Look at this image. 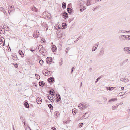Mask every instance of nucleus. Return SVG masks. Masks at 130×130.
<instances>
[{"mask_svg":"<svg viewBox=\"0 0 130 130\" xmlns=\"http://www.w3.org/2000/svg\"><path fill=\"white\" fill-rule=\"evenodd\" d=\"M119 38L120 40L123 41L128 40V35H121L120 36Z\"/></svg>","mask_w":130,"mask_h":130,"instance_id":"nucleus-1","label":"nucleus"},{"mask_svg":"<svg viewBox=\"0 0 130 130\" xmlns=\"http://www.w3.org/2000/svg\"><path fill=\"white\" fill-rule=\"evenodd\" d=\"M78 107L79 109H84L86 108L87 106L84 104L81 103L79 104Z\"/></svg>","mask_w":130,"mask_h":130,"instance_id":"nucleus-2","label":"nucleus"},{"mask_svg":"<svg viewBox=\"0 0 130 130\" xmlns=\"http://www.w3.org/2000/svg\"><path fill=\"white\" fill-rule=\"evenodd\" d=\"M47 13L48 12L46 11L44 12L42 14V17L46 19H48L49 18V16L48 15V14H47Z\"/></svg>","mask_w":130,"mask_h":130,"instance_id":"nucleus-3","label":"nucleus"},{"mask_svg":"<svg viewBox=\"0 0 130 130\" xmlns=\"http://www.w3.org/2000/svg\"><path fill=\"white\" fill-rule=\"evenodd\" d=\"M8 12L9 14L10 12L14 10V6H10L8 7Z\"/></svg>","mask_w":130,"mask_h":130,"instance_id":"nucleus-4","label":"nucleus"},{"mask_svg":"<svg viewBox=\"0 0 130 130\" xmlns=\"http://www.w3.org/2000/svg\"><path fill=\"white\" fill-rule=\"evenodd\" d=\"M45 73L44 72L43 73V74L45 75L46 76H50L51 74L50 73V71H48V70L46 69L45 70Z\"/></svg>","mask_w":130,"mask_h":130,"instance_id":"nucleus-5","label":"nucleus"},{"mask_svg":"<svg viewBox=\"0 0 130 130\" xmlns=\"http://www.w3.org/2000/svg\"><path fill=\"white\" fill-rule=\"evenodd\" d=\"M124 50L126 53L130 54V47H125L124 48Z\"/></svg>","mask_w":130,"mask_h":130,"instance_id":"nucleus-6","label":"nucleus"},{"mask_svg":"<svg viewBox=\"0 0 130 130\" xmlns=\"http://www.w3.org/2000/svg\"><path fill=\"white\" fill-rule=\"evenodd\" d=\"M54 94H52V96L51 97H50L49 96H47V98L49 99L50 101L52 102H53L54 101V99L53 96H54Z\"/></svg>","mask_w":130,"mask_h":130,"instance_id":"nucleus-7","label":"nucleus"},{"mask_svg":"<svg viewBox=\"0 0 130 130\" xmlns=\"http://www.w3.org/2000/svg\"><path fill=\"white\" fill-rule=\"evenodd\" d=\"M89 116V115L88 113H85L83 116L81 118L80 117H79L80 119H85L88 117Z\"/></svg>","mask_w":130,"mask_h":130,"instance_id":"nucleus-8","label":"nucleus"},{"mask_svg":"<svg viewBox=\"0 0 130 130\" xmlns=\"http://www.w3.org/2000/svg\"><path fill=\"white\" fill-rule=\"evenodd\" d=\"M36 101L37 103L39 104L41 103L42 100L40 97H38L36 99Z\"/></svg>","mask_w":130,"mask_h":130,"instance_id":"nucleus-9","label":"nucleus"},{"mask_svg":"<svg viewBox=\"0 0 130 130\" xmlns=\"http://www.w3.org/2000/svg\"><path fill=\"white\" fill-rule=\"evenodd\" d=\"M39 32L35 31L34 32L33 34V36L35 38H37L39 36Z\"/></svg>","mask_w":130,"mask_h":130,"instance_id":"nucleus-10","label":"nucleus"},{"mask_svg":"<svg viewBox=\"0 0 130 130\" xmlns=\"http://www.w3.org/2000/svg\"><path fill=\"white\" fill-rule=\"evenodd\" d=\"M120 80L123 82H127L129 81V80L127 79V78L125 77H124L120 79Z\"/></svg>","mask_w":130,"mask_h":130,"instance_id":"nucleus-11","label":"nucleus"},{"mask_svg":"<svg viewBox=\"0 0 130 130\" xmlns=\"http://www.w3.org/2000/svg\"><path fill=\"white\" fill-rule=\"evenodd\" d=\"M46 60L47 63L48 64H50V62L52 61V58L50 57H47L46 59Z\"/></svg>","mask_w":130,"mask_h":130,"instance_id":"nucleus-12","label":"nucleus"},{"mask_svg":"<svg viewBox=\"0 0 130 130\" xmlns=\"http://www.w3.org/2000/svg\"><path fill=\"white\" fill-rule=\"evenodd\" d=\"M104 53V48H102L100 51V53H99V55L100 56H102Z\"/></svg>","mask_w":130,"mask_h":130,"instance_id":"nucleus-13","label":"nucleus"},{"mask_svg":"<svg viewBox=\"0 0 130 130\" xmlns=\"http://www.w3.org/2000/svg\"><path fill=\"white\" fill-rule=\"evenodd\" d=\"M40 52L44 56H45L46 54V50L45 49H43Z\"/></svg>","mask_w":130,"mask_h":130,"instance_id":"nucleus-14","label":"nucleus"},{"mask_svg":"<svg viewBox=\"0 0 130 130\" xmlns=\"http://www.w3.org/2000/svg\"><path fill=\"white\" fill-rule=\"evenodd\" d=\"M83 3L84 2L82 1H79L78 2V3L79 4H80V6H81V7H83L84 8L83 9V10H84L86 9V7L85 6H83Z\"/></svg>","mask_w":130,"mask_h":130,"instance_id":"nucleus-15","label":"nucleus"},{"mask_svg":"<svg viewBox=\"0 0 130 130\" xmlns=\"http://www.w3.org/2000/svg\"><path fill=\"white\" fill-rule=\"evenodd\" d=\"M128 60V59L125 60L123 61L120 64V65L121 66H122L124 65L125 63L127 62V61Z\"/></svg>","mask_w":130,"mask_h":130,"instance_id":"nucleus-16","label":"nucleus"},{"mask_svg":"<svg viewBox=\"0 0 130 130\" xmlns=\"http://www.w3.org/2000/svg\"><path fill=\"white\" fill-rule=\"evenodd\" d=\"M98 46V44H96L94 46H93V47L92 51H95L96 50Z\"/></svg>","mask_w":130,"mask_h":130,"instance_id":"nucleus-17","label":"nucleus"},{"mask_svg":"<svg viewBox=\"0 0 130 130\" xmlns=\"http://www.w3.org/2000/svg\"><path fill=\"white\" fill-rule=\"evenodd\" d=\"M57 48L55 46L53 45L52 46V50L53 52H55L56 51Z\"/></svg>","mask_w":130,"mask_h":130,"instance_id":"nucleus-18","label":"nucleus"},{"mask_svg":"<svg viewBox=\"0 0 130 130\" xmlns=\"http://www.w3.org/2000/svg\"><path fill=\"white\" fill-rule=\"evenodd\" d=\"M117 100V99L116 98H115L111 99L110 100H109L108 102V103H107L108 104H109V103L110 102H111L115 101H116Z\"/></svg>","mask_w":130,"mask_h":130,"instance_id":"nucleus-19","label":"nucleus"},{"mask_svg":"<svg viewBox=\"0 0 130 130\" xmlns=\"http://www.w3.org/2000/svg\"><path fill=\"white\" fill-rule=\"evenodd\" d=\"M44 49V48L41 45H40L38 47V49L40 52L43 49Z\"/></svg>","mask_w":130,"mask_h":130,"instance_id":"nucleus-20","label":"nucleus"},{"mask_svg":"<svg viewBox=\"0 0 130 130\" xmlns=\"http://www.w3.org/2000/svg\"><path fill=\"white\" fill-rule=\"evenodd\" d=\"M91 2L89 0H87V2L86 3V5H87V6H88L89 5H91Z\"/></svg>","mask_w":130,"mask_h":130,"instance_id":"nucleus-21","label":"nucleus"},{"mask_svg":"<svg viewBox=\"0 0 130 130\" xmlns=\"http://www.w3.org/2000/svg\"><path fill=\"white\" fill-rule=\"evenodd\" d=\"M116 88L115 87H107V89L109 90H112Z\"/></svg>","mask_w":130,"mask_h":130,"instance_id":"nucleus-22","label":"nucleus"},{"mask_svg":"<svg viewBox=\"0 0 130 130\" xmlns=\"http://www.w3.org/2000/svg\"><path fill=\"white\" fill-rule=\"evenodd\" d=\"M19 53L21 55L22 57H23L24 56V54L22 51L19 50Z\"/></svg>","mask_w":130,"mask_h":130,"instance_id":"nucleus-23","label":"nucleus"},{"mask_svg":"<svg viewBox=\"0 0 130 130\" xmlns=\"http://www.w3.org/2000/svg\"><path fill=\"white\" fill-rule=\"evenodd\" d=\"M67 10L68 13L70 14L71 13L72 11V9L70 8H68L67 9Z\"/></svg>","mask_w":130,"mask_h":130,"instance_id":"nucleus-24","label":"nucleus"},{"mask_svg":"<svg viewBox=\"0 0 130 130\" xmlns=\"http://www.w3.org/2000/svg\"><path fill=\"white\" fill-rule=\"evenodd\" d=\"M63 18H67L68 17V13L66 12L64 13H63Z\"/></svg>","mask_w":130,"mask_h":130,"instance_id":"nucleus-25","label":"nucleus"},{"mask_svg":"<svg viewBox=\"0 0 130 130\" xmlns=\"http://www.w3.org/2000/svg\"><path fill=\"white\" fill-rule=\"evenodd\" d=\"M44 83L42 81H40L39 83V86H44Z\"/></svg>","mask_w":130,"mask_h":130,"instance_id":"nucleus-26","label":"nucleus"},{"mask_svg":"<svg viewBox=\"0 0 130 130\" xmlns=\"http://www.w3.org/2000/svg\"><path fill=\"white\" fill-rule=\"evenodd\" d=\"M54 80V78L52 77H50L48 79V81L50 82H53Z\"/></svg>","mask_w":130,"mask_h":130,"instance_id":"nucleus-27","label":"nucleus"},{"mask_svg":"<svg viewBox=\"0 0 130 130\" xmlns=\"http://www.w3.org/2000/svg\"><path fill=\"white\" fill-rule=\"evenodd\" d=\"M24 105L26 108H28L29 107V105L27 102H26L25 103Z\"/></svg>","mask_w":130,"mask_h":130,"instance_id":"nucleus-28","label":"nucleus"},{"mask_svg":"<svg viewBox=\"0 0 130 130\" xmlns=\"http://www.w3.org/2000/svg\"><path fill=\"white\" fill-rule=\"evenodd\" d=\"M54 114L56 115L57 117H58L60 115L59 112L58 111H56L55 112Z\"/></svg>","mask_w":130,"mask_h":130,"instance_id":"nucleus-29","label":"nucleus"},{"mask_svg":"<svg viewBox=\"0 0 130 130\" xmlns=\"http://www.w3.org/2000/svg\"><path fill=\"white\" fill-rule=\"evenodd\" d=\"M72 112L73 115H75L76 113V109H73L72 110Z\"/></svg>","mask_w":130,"mask_h":130,"instance_id":"nucleus-30","label":"nucleus"},{"mask_svg":"<svg viewBox=\"0 0 130 130\" xmlns=\"http://www.w3.org/2000/svg\"><path fill=\"white\" fill-rule=\"evenodd\" d=\"M126 31L125 30H119L118 32V34H120L121 33H125L126 32Z\"/></svg>","mask_w":130,"mask_h":130,"instance_id":"nucleus-31","label":"nucleus"},{"mask_svg":"<svg viewBox=\"0 0 130 130\" xmlns=\"http://www.w3.org/2000/svg\"><path fill=\"white\" fill-rule=\"evenodd\" d=\"M48 107L51 110L53 109V106L51 104H49L48 105Z\"/></svg>","mask_w":130,"mask_h":130,"instance_id":"nucleus-32","label":"nucleus"},{"mask_svg":"<svg viewBox=\"0 0 130 130\" xmlns=\"http://www.w3.org/2000/svg\"><path fill=\"white\" fill-rule=\"evenodd\" d=\"M62 7L63 8V9H65L66 7V3L64 2H63L62 3Z\"/></svg>","mask_w":130,"mask_h":130,"instance_id":"nucleus-33","label":"nucleus"},{"mask_svg":"<svg viewBox=\"0 0 130 130\" xmlns=\"http://www.w3.org/2000/svg\"><path fill=\"white\" fill-rule=\"evenodd\" d=\"M124 94V92H122L119 93V95L121 96H122Z\"/></svg>","mask_w":130,"mask_h":130,"instance_id":"nucleus-34","label":"nucleus"},{"mask_svg":"<svg viewBox=\"0 0 130 130\" xmlns=\"http://www.w3.org/2000/svg\"><path fill=\"white\" fill-rule=\"evenodd\" d=\"M54 93V91L53 89L50 90L49 91V93L51 94V93Z\"/></svg>","mask_w":130,"mask_h":130,"instance_id":"nucleus-35","label":"nucleus"},{"mask_svg":"<svg viewBox=\"0 0 130 130\" xmlns=\"http://www.w3.org/2000/svg\"><path fill=\"white\" fill-rule=\"evenodd\" d=\"M118 106V105H117V106H113L112 107V110H114L116 108H117Z\"/></svg>","mask_w":130,"mask_h":130,"instance_id":"nucleus-36","label":"nucleus"},{"mask_svg":"<svg viewBox=\"0 0 130 130\" xmlns=\"http://www.w3.org/2000/svg\"><path fill=\"white\" fill-rule=\"evenodd\" d=\"M0 9L5 14V12H6L4 8L2 7H1L0 8Z\"/></svg>","mask_w":130,"mask_h":130,"instance_id":"nucleus-37","label":"nucleus"},{"mask_svg":"<svg viewBox=\"0 0 130 130\" xmlns=\"http://www.w3.org/2000/svg\"><path fill=\"white\" fill-rule=\"evenodd\" d=\"M39 62L40 64L42 65L44 63V61L42 60H40L39 61Z\"/></svg>","mask_w":130,"mask_h":130,"instance_id":"nucleus-38","label":"nucleus"},{"mask_svg":"<svg viewBox=\"0 0 130 130\" xmlns=\"http://www.w3.org/2000/svg\"><path fill=\"white\" fill-rule=\"evenodd\" d=\"M44 27H45L44 29H45L46 31H47L48 29V28L47 27V26L46 24H44Z\"/></svg>","mask_w":130,"mask_h":130,"instance_id":"nucleus-39","label":"nucleus"},{"mask_svg":"<svg viewBox=\"0 0 130 130\" xmlns=\"http://www.w3.org/2000/svg\"><path fill=\"white\" fill-rule=\"evenodd\" d=\"M101 78V76L99 77H98L97 79L96 80L95 83H96L99 80H100V79Z\"/></svg>","mask_w":130,"mask_h":130,"instance_id":"nucleus-40","label":"nucleus"},{"mask_svg":"<svg viewBox=\"0 0 130 130\" xmlns=\"http://www.w3.org/2000/svg\"><path fill=\"white\" fill-rule=\"evenodd\" d=\"M58 97H59V99H58V98H57V102H58V101H60L61 99L60 95L59 94L58 95Z\"/></svg>","mask_w":130,"mask_h":130,"instance_id":"nucleus-41","label":"nucleus"},{"mask_svg":"<svg viewBox=\"0 0 130 130\" xmlns=\"http://www.w3.org/2000/svg\"><path fill=\"white\" fill-rule=\"evenodd\" d=\"M83 124L82 122H80L79 124V127H81L83 125Z\"/></svg>","mask_w":130,"mask_h":130,"instance_id":"nucleus-42","label":"nucleus"},{"mask_svg":"<svg viewBox=\"0 0 130 130\" xmlns=\"http://www.w3.org/2000/svg\"><path fill=\"white\" fill-rule=\"evenodd\" d=\"M103 98L104 101V102H105L107 101V99L106 98L103 97Z\"/></svg>","mask_w":130,"mask_h":130,"instance_id":"nucleus-43","label":"nucleus"},{"mask_svg":"<svg viewBox=\"0 0 130 130\" xmlns=\"http://www.w3.org/2000/svg\"><path fill=\"white\" fill-rule=\"evenodd\" d=\"M70 48L69 47L67 48L66 50V52L67 53H68V51L69 50Z\"/></svg>","mask_w":130,"mask_h":130,"instance_id":"nucleus-44","label":"nucleus"},{"mask_svg":"<svg viewBox=\"0 0 130 130\" xmlns=\"http://www.w3.org/2000/svg\"><path fill=\"white\" fill-rule=\"evenodd\" d=\"M4 30L3 29V30H1V31L0 32L1 34H3V33H4Z\"/></svg>","mask_w":130,"mask_h":130,"instance_id":"nucleus-45","label":"nucleus"},{"mask_svg":"<svg viewBox=\"0 0 130 130\" xmlns=\"http://www.w3.org/2000/svg\"><path fill=\"white\" fill-rule=\"evenodd\" d=\"M36 78L37 79H39V78H40V77L38 75H36Z\"/></svg>","mask_w":130,"mask_h":130,"instance_id":"nucleus-46","label":"nucleus"},{"mask_svg":"<svg viewBox=\"0 0 130 130\" xmlns=\"http://www.w3.org/2000/svg\"><path fill=\"white\" fill-rule=\"evenodd\" d=\"M16 57V56H12V58L14 60H15V57Z\"/></svg>","mask_w":130,"mask_h":130,"instance_id":"nucleus-47","label":"nucleus"},{"mask_svg":"<svg viewBox=\"0 0 130 130\" xmlns=\"http://www.w3.org/2000/svg\"><path fill=\"white\" fill-rule=\"evenodd\" d=\"M80 38V37H79L75 41V42H76Z\"/></svg>","mask_w":130,"mask_h":130,"instance_id":"nucleus-48","label":"nucleus"},{"mask_svg":"<svg viewBox=\"0 0 130 130\" xmlns=\"http://www.w3.org/2000/svg\"><path fill=\"white\" fill-rule=\"evenodd\" d=\"M128 40H130V35H128Z\"/></svg>","mask_w":130,"mask_h":130,"instance_id":"nucleus-49","label":"nucleus"},{"mask_svg":"<svg viewBox=\"0 0 130 130\" xmlns=\"http://www.w3.org/2000/svg\"><path fill=\"white\" fill-rule=\"evenodd\" d=\"M14 66L16 68H17L18 67V64L17 63H15V64H14Z\"/></svg>","mask_w":130,"mask_h":130,"instance_id":"nucleus-50","label":"nucleus"},{"mask_svg":"<svg viewBox=\"0 0 130 130\" xmlns=\"http://www.w3.org/2000/svg\"><path fill=\"white\" fill-rule=\"evenodd\" d=\"M74 67H72V69H71V73H72V72H73V69H74Z\"/></svg>","mask_w":130,"mask_h":130,"instance_id":"nucleus-51","label":"nucleus"},{"mask_svg":"<svg viewBox=\"0 0 130 130\" xmlns=\"http://www.w3.org/2000/svg\"><path fill=\"white\" fill-rule=\"evenodd\" d=\"M51 129H52L53 130H56V128H55V127H52L51 128Z\"/></svg>","mask_w":130,"mask_h":130,"instance_id":"nucleus-52","label":"nucleus"},{"mask_svg":"<svg viewBox=\"0 0 130 130\" xmlns=\"http://www.w3.org/2000/svg\"><path fill=\"white\" fill-rule=\"evenodd\" d=\"M89 70L90 71H91L92 70V69L91 68H90L89 69Z\"/></svg>","mask_w":130,"mask_h":130,"instance_id":"nucleus-53","label":"nucleus"},{"mask_svg":"<svg viewBox=\"0 0 130 130\" xmlns=\"http://www.w3.org/2000/svg\"><path fill=\"white\" fill-rule=\"evenodd\" d=\"M123 102H121L120 104H119L120 105H122V104H123Z\"/></svg>","mask_w":130,"mask_h":130,"instance_id":"nucleus-54","label":"nucleus"},{"mask_svg":"<svg viewBox=\"0 0 130 130\" xmlns=\"http://www.w3.org/2000/svg\"><path fill=\"white\" fill-rule=\"evenodd\" d=\"M124 88L123 87H122L121 88V89L122 90H123L124 89Z\"/></svg>","mask_w":130,"mask_h":130,"instance_id":"nucleus-55","label":"nucleus"},{"mask_svg":"<svg viewBox=\"0 0 130 130\" xmlns=\"http://www.w3.org/2000/svg\"><path fill=\"white\" fill-rule=\"evenodd\" d=\"M30 50L32 52H33L34 51V50L32 49H30Z\"/></svg>","mask_w":130,"mask_h":130,"instance_id":"nucleus-56","label":"nucleus"},{"mask_svg":"<svg viewBox=\"0 0 130 130\" xmlns=\"http://www.w3.org/2000/svg\"><path fill=\"white\" fill-rule=\"evenodd\" d=\"M126 32L128 33V32H130V30L129 31H126Z\"/></svg>","mask_w":130,"mask_h":130,"instance_id":"nucleus-57","label":"nucleus"},{"mask_svg":"<svg viewBox=\"0 0 130 130\" xmlns=\"http://www.w3.org/2000/svg\"><path fill=\"white\" fill-rule=\"evenodd\" d=\"M35 8H34V7L32 8V10H34L35 9Z\"/></svg>","mask_w":130,"mask_h":130,"instance_id":"nucleus-58","label":"nucleus"},{"mask_svg":"<svg viewBox=\"0 0 130 130\" xmlns=\"http://www.w3.org/2000/svg\"><path fill=\"white\" fill-rule=\"evenodd\" d=\"M62 25H63H63H66V24H65V23H64L62 24Z\"/></svg>","mask_w":130,"mask_h":130,"instance_id":"nucleus-59","label":"nucleus"},{"mask_svg":"<svg viewBox=\"0 0 130 130\" xmlns=\"http://www.w3.org/2000/svg\"><path fill=\"white\" fill-rule=\"evenodd\" d=\"M82 83L81 82L80 84V87H81L82 86Z\"/></svg>","mask_w":130,"mask_h":130,"instance_id":"nucleus-60","label":"nucleus"},{"mask_svg":"<svg viewBox=\"0 0 130 130\" xmlns=\"http://www.w3.org/2000/svg\"><path fill=\"white\" fill-rule=\"evenodd\" d=\"M23 123H24V125H25L26 124V123H25V122H23Z\"/></svg>","mask_w":130,"mask_h":130,"instance_id":"nucleus-61","label":"nucleus"},{"mask_svg":"<svg viewBox=\"0 0 130 130\" xmlns=\"http://www.w3.org/2000/svg\"><path fill=\"white\" fill-rule=\"evenodd\" d=\"M101 1V0H97V1Z\"/></svg>","mask_w":130,"mask_h":130,"instance_id":"nucleus-62","label":"nucleus"},{"mask_svg":"<svg viewBox=\"0 0 130 130\" xmlns=\"http://www.w3.org/2000/svg\"><path fill=\"white\" fill-rule=\"evenodd\" d=\"M57 98H58V99H59V97H58L57 95Z\"/></svg>","mask_w":130,"mask_h":130,"instance_id":"nucleus-63","label":"nucleus"},{"mask_svg":"<svg viewBox=\"0 0 130 130\" xmlns=\"http://www.w3.org/2000/svg\"><path fill=\"white\" fill-rule=\"evenodd\" d=\"M70 5V4H68V6H69Z\"/></svg>","mask_w":130,"mask_h":130,"instance_id":"nucleus-64","label":"nucleus"}]
</instances>
